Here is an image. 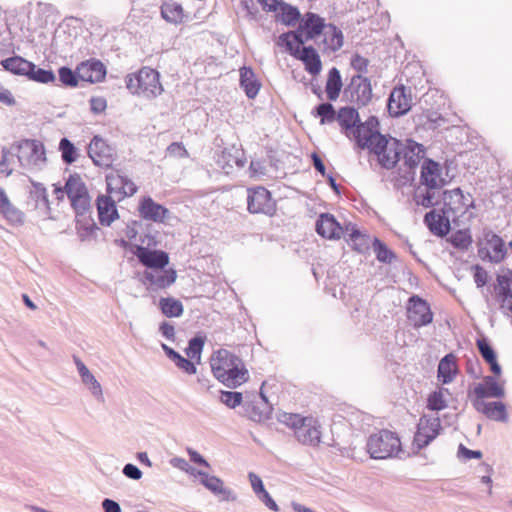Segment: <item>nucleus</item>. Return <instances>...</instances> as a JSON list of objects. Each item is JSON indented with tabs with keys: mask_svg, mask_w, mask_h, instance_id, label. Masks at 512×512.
I'll use <instances>...</instances> for the list:
<instances>
[{
	"mask_svg": "<svg viewBox=\"0 0 512 512\" xmlns=\"http://www.w3.org/2000/svg\"><path fill=\"white\" fill-rule=\"evenodd\" d=\"M127 89L146 98H155L163 92L159 73L149 67L141 68L137 73L126 76Z\"/></svg>",
	"mask_w": 512,
	"mask_h": 512,
	"instance_id": "obj_4",
	"label": "nucleus"
},
{
	"mask_svg": "<svg viewBox=\"0 0 512 512\" xmlns=\"http://www.w3.org/2000/svg\"><path fill=\"white\" fill-rule=\"evenodd\" d=\"M59 150L61 151V157L64 163L72 164L77 160V148L67 138H62L59 143Z\"/></svg>",
	"mask_w": 512,
	"mask_h": 512,
	"instance_id": "obj_46",
	"label": "nucleus"
},
{
	"mask_svg": "<svg viewBox=\"0 0 512 512\" xmlns=\"http://www.w3.org/2000/svg\"><path fill=\"white\" fill-rule=\"evenodd\" d=\"M205 339L204 336H195L189 340L188 346L185 349L188 358L200 360Z\"/></svg>",
	"mask_w": 512,
	"mask_h": 512,
	"instance_id": "obj_47",
	"label": "nucleus"
},
{
	"mask_svg": "<svg viewBox=\"0 0 512 512\" xmlns=\"http://www.w3.org/2000/svg\"><path fill=\"white\" fill-rule=\"evenodd\" d=\"M346 242L353 250L359 253H366L370 248L371 239L368 235L363 234L351 223L345 225Z\"/></svg>",
	"mask_w": 512,
	"mask_h": 512,
	"instance_id": "obj_27",
	"label": "nucleus"
},
{
	"mask_svg": "<svg viewBox=\"0 0 512 512\" xmlns=\"http://www.w3.org/2000/svg\"><path fill=\"white\" fill-rule=\"evenodd\" d=\"M476 345L481 357L490 366L491 372L495 376H499L502 372L501 366L497 361V354L486 338H479Z\"/></svg>",
	"mask_w": 512,
	"mask_h": 512,
	"instance_id": "obj_32",
	"label": "nucleus"
},
{
	"mask_svg": "<svg viewBox=\"0 0 512 512\" xmlns=\"http://www.w3.org/2000/svg\"><path fill=\"white\" fill-rule=\"evenodd\" d=\"M268 11H279L281 22L287 26H294L301 16L298 8L282 0H272V3L268 5Z\"/></svg>",
	"mask_w": 512,
	"mask_h": 512,
	"instance_id": "obj_29",
	"label": "nucleus"
},
{
	"mask_svg": "<svg viewBox=\"0 0 512 512\" xmlns=\"http://www.w3.org/2000/svg\"><path fill=\"white\" fill-rule=\"evenodd\" d=\"M182 7L177 3H163L161 6L162 17L171 23H177L182 19Z\"/></svg>",
	"mask_w": 512,
	"mask_h": 512,
	"instance_id": "obj_45",
	"label": "nucleus"
},
{
	"mask_svg": "<svg viewBox=\"0 0 512 512\" xmlns=\"http://www.w3.org/2000/svg\"><path fill=\"white\" fill-rule=\"evenodd\" d=\"M59 80L65 86L75 87L78 84V80H80L78 76V70L73 71L69 67H61L58 71Z\"/></svg>",
	"mask_w": 512,
	"mask_h": 512,
	"instance_id": "obj_52",
	"label": "nucleus"
},
{
	"mask_svg": "<svg viewBox=\"0 0 512 512\" xmlns=\"http://www.w3.org/2000/svg\"><path fill=\"white\" fill-rule=\"evenodd\" d=\"M3 68L15 75L26 76L33 68V63L20 57L14 56L1 61Z\"/></svg>",
	"mask_w": 512,
	"mask_h": 512,
	"instance_id": "obj_36",
	"label": "nucleus"
},
{
	"mask_svg": "<svg viewBox=\"0 0 512 512\" xmlns=\"http://www.w3.org/2000/svg\"><path fill=\"white\" fill-rule=\"evenodd\" d=\"M474 281L478 288H481L484 285H486L488 281L487 271L479 265L474 266Z\"/></svg>",
	"mask_w": 512,
	"mask_h": 512,
	"instance_id": "obj_62",
	"label": "nucleus"
},
{
	"mask_svg": "<svg viewBox=\"0 0 512 512\" xmlns=\"http://www.w3.org/2000/svg\"><path fill=\"white\" fill-rule=\"evenodd\" d=\"M326 48L335 52L343 46V33L336 26L329 24L323 32Z\"/></svg>",
	"mask_w": 512,
	"mask_h": 512,
	"instance_id": "obj_39",
	"label": "nucleus"
},
{
	"mask_svg": "<svg viewBox=\"0 0 512 512\" xmlns=\"http://www.w3.org/2000/svg\"><path fill=\"white\" fill-rule=\"evenodd\" d=\"M248 478H249L251 487H252L254 493L257 495V497L266 491L263 481L261 480V478L258 475H256L253 472H250L248 474Z\"/></svg>",
	"mask_w": 512,
	"mask_h": 512,
	"instance_id": "obj_60",
	"label": "nucleus"
},
{
	"mask_svg": "<svg viewBox=\"0 0 512 512\" xmlns=\"http://www.w3.org/2000/svg\"><path fill=\"white\" fill-rule=\"evenodd\" d=\"M315 117L320 118L321 124L331 123L336 120L337 113L331 103H321L312 111Z\"/></svg>",
	"mask_w": 512,
	"mask_h": 512,
	"instance_id": "obj_44",
	"label": "nucleus"
},
{
	"mask_svg": "<svg viewBox=\"0 0 512 512\" xmlns=\"http://www.w3.org/2000/svg\"><path fill=\"white\" fill-rule=\"evenodd\" d=\"M240 86L248 98L253 99L257 96L260 84L251 68L243 67L240 70Z\"/></svg>",
	"mask_w": 512,
	"mask_h": 512,
	"instance_id": "obj_37",
	"label": "nucleus"
},
{
	"mask_svg": "<svg viewBox=\"0 0 512 512\" xmlns=\"http://www.w3.org/2000/svg\"><path fill=\"white\" fill-rule=\"evenodd\" d=\"M175 280L176 271L173 269L147 270L143 274V283L154 292L171 286Z\"/></svg>",
	"mask_w": 512,
	"mask_h": 512,
	"instance_id": "obj_14",
	"label": "nucleus"
},
{
	"mask_svg": "<svg viewBox=\"0 0 512 512\" xmlns=\"http://www.w3.org/2000/svg\"><path fill=\"white\" fill-rule=\"evenodd\" d=\"M316 231L323 238L340 239L346 237L345 227H342L335 217L329 213H322L316 221Z\"/></svg>",
	"mask_w": 512,
	"mask_h": 512,
	"instance_id": "obj_18",
	"label": "nucleus"
},
{
	"mask_svg": "<svg viewBox=\"0 0 512 512\" xmlns=\"http://www.w3.org/2000/svg\"><path fill=\"white\" fill-rule=\"evenodd\" d=\"M412 107V97L410 90L407 91L404 86L393 88L391 91L387 108L391 116L399 117L405 115Z\"/></svg>",
	"mask_w": 512,
	"mask_h": 512,
	"instance_id": "obj_13",
	"label": "nucleus"
},
{
	"mask_svg": "<svg viewBox=\"0 0 512 512\" xmlns=\"http://www.w3.org/2000/svg\"><path fill=\"white\" fill-rule=\"evenodd\" d=\"M277 45L284 47L286 51L295 58L300 54L302 47L296 45L292 39V33H283L278 37Z\"/></svg>",
	"mask_w": 512,
	"mask_h": 512,
	"instance_id": "obj_50",
	"label": "nucleus"
},
{
	"mask_svg": "<svg viewBox=\"0 0 512 512\" xmlns=\"http://www.w3.org/2000/svg\"><path fill=\"white\" fill-rule=\"evenodd\" d=\"M201 477V484L204 485L216 496H220L222 500L234 499L232 491L224 486L223 481L216 476H209L206 472H198Z\"/></svg>",
	"mask_w": 512,
	"mask_h": 512,
	"instance_id": "obj_31",
	"label": "nucleus"
},
{
	"mask_svg": "<svg viewBox=\"0 0 512 512\" xmlns=\"http://www.w3.org/2000/svg\"><path fill=\"white\" fill-rule=\"evenodd\" d=\"M236 361L240 365V358L226 349L215 352L210 359L214 376L221 382Z\"/></svg>",
	"mask_w": 512,
	"mask_h": 512,
	"instance_id": "obj_17",
	"label": "nucleus"
},
{
	"mask_svg": "<svg viewBox=\"0 0 512 512\" xmlns=\"http://www.w3.org/2000/svg\"><path fill=\"white\" fill-rule=\"evenodd\" d=\"M408 319L414 327H422L432 322L433 314L426 301L412 296L409 300Z\"/></svg>",
	"mask_w": 512,
	"mask_h": 512,
	"instance_id": "obj_15",
	"label": "nucleus"
},
{
	"mask_svg": "<svg viewBox=\"0 0 512 512\" xmlns=\"http://www.w3.org/2000/svg\"><path fill=\"white\" fill-rule=\"evenodd\" d=\"M361 149H369L377 156L381 167L393 169L402 155L403 143L395 138H387L379 132V126L367 138V145L362 144Z\"/></svg>",
	"mask_w": 512,
	"mask_h": 512,
	"instance_id": "obj_2",
	"label": "nucleus"
},
{
	"mask_svg": "<svg viewBox=\"0 0 512 512\" xmlns=\"http://www.w3.org/2000/svg\"><path fill=\"white\" fill-rule=\"evenodd\" d=\"M65 192L69 199L82 196L88 193L87 188L81 177L77 174L70 175L65 184Z\"/></svg>",
	"mask_w": 512,
	"mask_h": 512,
	"instance_id": "obj_41",
	"label": "nucleus"
},
{
	"mask_svg": "<svg viewBox=\"0 0 512 512\" xmlns=\"http://www.w3.org/2000/svg\"><path fill=\"white\" fill-rule=\"evenodd\" d=\"M244 407L249 418L253 421H262L266 417L267 412L261 410L259 406H256L251 402H244Z\"/></svg>",
	"mask_w": 512,
	"mask_h": 512,
	"instance_id": "obj_57",
	"label": "nucleus"
},
{
	"mask_svg": "<svg viewBox=\"0 0 512 512\" xmlns=\"http://www.w3.org/2000/svg\"><path fill=\"white\" fill-rule=\"evenodd\" d=\"M473 406L488 419L499 422L507 421L508 415L506 406L502 402H488L485 399H474Z\"/></svg>",
	"mask_w": 512,
	"mask_h": 512,
	"instance_id": "obj_22",
	"label": "nucleus"
},
{
	"mask_svg": "<svg viewBox=\"0 0 512 512\" xmlns=\"http://www.w3.org/2000/svg\"><path fill=\"white\" fill-rule=\"evenodd\" d=\"M368 64V59L359 54H354L351 58V66L358 72H366Z\"/></svg>",
	"mask_w": 512,
	"mask_h": 512,
	"instance_id": "obj_63",
	"label": "nucleus"
},
{
	"mask_svg": "<svg viewBox=\"0 0 512 512\" xmlns=\"http://www.w3.org/2000/svg\"><path fill=\"white\" fill-rule=\"evenodd\" d=\"M301 60L305 70L311 75H318L322 69L320 57L312 46H303L300 54L296 57Z\"/></svg>",
	"mask_w": 512,
	"mask_h": 512,
	"instance_id": "obj_33",
	"label": "nucleus"
},
{
	"mask_svg": "<svg viewBox=\"0 0 512 512\" xmlns=\"http://www.w3.org/2000/svg\"><path fill=\"white\" fill-rule=\"evenodd\" d=\"M344 93L350 97L352 102L359 106H366L372 98V88L370 80L361 75L352 77L350 84L345 88Z\"/></svg>",
	"mask_w": 512,
	"mask_h": 512,
	"instance_id": "obj_12",
	"label": "nucleus"
},
{
	"mask_svg": "<svg viewBox=\"0 0 512 512\" xmlns=\"http://www.w3.org/2000/svg\"><path fill=\"white\" fill-rule=\"evenodd\" d=\"M441 201L444 202L448 211L455 215L465 214L469 208L474 207V200L470 194L464 195L460 188L444 190L441 193Z\"/></svg>",
	"mask_w": 512,
	"mask_h": 512,
	"instance_id": "obj_11",
	"label": "nucleus"
},
{
	"mask_svg": "<svg viewBox=\"0 0 512 512\" xmlns=\"http://www.w3.org/2000/svg\"><path fill=\"white\" fill-rule=\"evenodd\" d=\"M138 211L143 219L156 223H164L170 214L166 207L155 202L150 196L140 200Z\"/></svg>",
	"mask_w": 512,
	"mask_h": 512,
	"instance_id": "obj_16",
	"label": "nucleus"
},
{
	"mask_svg": "<svg viewBox=\"0 0 512 512\" xmlns=\"http://www.w3.org/2000/svg\"><path fill=\"white\" fill-rule=\"evenodd\" d=\"M107 182V195H115L118 197V200H121V190L123 186V175L116 173L110 174L106 176Z\"/></svg>",
	"mask_w": 512,
	"mask_h": 512,
	"instance_id": "obj_49",
	"label": "nucleus"
},
{
	"mask_svg": "<svg viewBox=\"0 0 512 512\" xmlns=\"http://www.w3.org/2000/svg\"><path fill=\"white\" fill-rule=\"evenodd\" d=\"M342 88V79L340 72L337 68L333 67L330 69L328 73L327 83H326V93L327 97L331 101H335L341 92Z\"/></svg>",
	"mask_w": 512,
	"mask_h": 512,
	"instance_id": "obj_40",
	"label": "nucleus"
},
{
	"mask_svg": "<svg viewBox=\"0 0 512 512\" xmlns=\"http://www.w3.org/2000/svg\"><path fill=\"white\" fill-rule=\"evenodd\" d=\"M458 457L464 460H469L472 458L480 459L482 457V452L479 450H470L463 444H460L458 447Z\"/></svg>",
	"mask_w": 512,
	"mask_h": 512,
	"instance_id": "obj_61",
	"label": "nucleus"
},
{
	"mask_svg": "<svg viewBox=\"0 0 512 512\" xmlns=\"http://www.w3.org/2000/svg\"><path fill=\"white\" fill-rule=\"evenodd\" d=\"M366 448L371 458L387 459L398 456L401 442L396 433L382 429L369 436Z\"/></svg>",
	"mask_w": 512,
	"mask_h": 512,
	"instance_id": "obj_5",
	"label": "nucleus"
},
{
	"mask_svg": "<svg viewBox=\"0 0 512 512\" xmlns=\"http://www.w3.org/2000/svg\"><path fill=\"white\" fill-rule=\"evenodd\" d=\"M402 155L404 164L412 169L424 158L425 150L423 145L413 140H407L406 143L403 144Z\"/></svg>",
	"mask_w": 512,
	"mask_h": 512,
	"instance_id": "obj_34",
	"label": "nucleus"
},
{
	"mask_svg": "<svg viewBox=\"0 0 512 512\" xmlns=\"http://www.w3.org/2000/svg\"><path fill=\"white\" fill-rule=\"evenodd\" d=\"M306 419L307 418L301 417L299 414L284 413L280 417V422L292 428L295 433L296 430H298V427H300Z\"/></svg>",
	"mask_w": 512,
	"mask_h": 512,
	"instance_id": "obj_55",
	"label": "nucleus"
},
{
	"mask_svg": "<svg viewBox=\"0 0 512 512\" xmlns=\"http://www.w3.org/2000/svg\"><path fill=\"white\" fill-rule=\"evenodd\" d=\"M457 372L456 359L453 354L445 355L438 364V378L442 383H450Z\"/></svg>",
	"mask_w": 512,
	"mask_h": 512,
	"instance_id": "obj_38",
	"label": "nucleus"
},
{
	"mask_svg": "<svg viewBox=\"0 0 512 512\" xmlns=\"http://www.w3.org/2000/svg\"><path fill=\"white\" fill-rule=\"evenodd\" d=\"M123 474L130 479L139 480L142 477V471L134 464L128 463L123 467Z\"/></svg>",
	"mask_w": 512,
	"mask_h": 512,
	"instance_id": "obj_64",
	"label": "nucleus"
},
{
	"mask_svg": "<svg viewBox=\"0 0 512 512\" xmlns=\"http://www.w3.org/2000/svg\"><path fill=\"white\" fill-rule=\"evenodd\" d=\"M87 152L94 165L101 168H110L116 160L115 149L97 135L90 141Z\"/></svg>",
	"mask_w": 512,
	"mask_h": 512,
	"instance_id": "obj_8",
	"label": "nucleus"
},
{
	"mask_svg": "<svg viewBox=\"0 0 512 512\" xmlns=\"http://www.w3.org/2000/svg\"><path fill=\"white\" fill-rule=\"evenodd\" d=\"M81 381L98 401L104 400L101 384L92 373L86 375Z\"/></svg>",
	"mask_w": 512,
	"mask_h": 512,
	"instance_id": "obj_53",
	"label": "nucleus"
},
{
	"mask_svg": "<svg viewBox=\"0 0 512 512\" xmlns=\"http://www.w3.org/2000/svg\"><path fill=\"white\" fill-rule=\"evenodd\" d=\"M247 207L250 213L272 215L275 211V203L271 194L264 187L248 190Z\"/></svg>",
	"mask_w": 512,
	"mask_h": 512,
	"instance_id": "obj_10",
	"label": "nucleus"
},
{
	"mask_svg": "<svg viewBox=\"0 0 512 512\" xmlns=\"http://www.w3.org/2000/svg\"><path fill=\"white\" fill-rule=\"evenodd\" d=\"M336 120L349 139H353L357 147L367 145V138L373 132L379 122L376 117H369L366 122L361 123L359 114L355 108L343 107L336 116Z\"/></svg>",
	"mask_w": 512,
	"mask_h": 512,
	"instance_id": "obj_3",
	"label": "nucleus"
},
{
	"mask_svg": "<svg viewBox=\"0 0 512 512\" xmlns=\"http://www.w3.org/2000/svg\"><path fill=\"white\" fill-rule=\"evenodd\" d=\"M0 214L12 226H22L25 222V214L10 202L2 188H0Z\"/></svg>",
	"mask_w": 512,
	"mask_h": 512,
	"instance_id": "obj_24",
	"label": "nucleus"
},
{
	"mask_svg": "<svg viewBox=\"0 0 512 512\" xmlns=\"http://www.w3.org/2000/svg\"><path fill=\"white\" fill-rule=\"evenodd\" d=\"M248 378V370L245 368L242 359H240V365H238L236 361L230 367V370L227 371V374L225 375L221 382L229 388H235L246 382Z\"/></svg>",
	"mask_w": 512,
	"mask_h": 512,
	"instance_id": "obj_35",
	"label": "nucleus"
},
{
	"mask_svg": "<svg viewBox=\"0 0 512 512\" xmlns=\"http://www.w3.org/2000/svg\"><path fill=\"white\" fill-rule=\"evenodd\" d=\"M77 214H84L90 208V197L87 194L70 199Z\"/></svg>",
	"mask_w": 512,
	"mask_h": 512,
	"instance_id": "obj_56",
	"label": "nucleus"
},
{
	"mask_svg": "<svg viewBox=\"0 0 512 512\" xmlns=\"http://www.w3.org/2000/svg\"><path fill=\"white\" fill-rule=\"evenodd\" d=\"M473 393L475 399L502 398L505 390L495 376H485L483 382L474 387Z\"/></svg>",
	"mask_w": 512,
	"mask_h": 512,
	"instance_id": "obj_21",
	"label": "nucleus"
},
{
	"mask_svg": "<svg viewBox=\"0 0 512 512\" xmlns=\"http://www.w3.org/2000/svg\"><path fill=\"white\" fill-rule=\"evenodd\" d=\"M159 306L162 313L166 317H180L183 314V305L182 303L174 298L167 297L161 298L159 301Z\"/></svg>",
	"mask_w": 512,
	"mask_h": 512,
	"instance_id": "obj_42",
	"label": "nucleus"
},
{
	"mask_svg": "<svg viewBox=\"0 0 512 512\" xmlns=\"http://www.w3.org/2000/svg\"><path fill=\"white\" fill-rule=\"evenodd\" d=\"M498 300L502 310L512 312V274L498 275Z\"/></svg>",
	"mask_w": 512,
	"mask_h": 512,
	"instance_id": "obj_30",
	"label": "nucleus"
},
{
	"mask_svg": "<svg viewBox=\"0 0 512 512\" xmlns=\"http://www.w3.org/2000/svg\"><path fill=\"white\" fill-rule=\"evenodd\" d=\"M98 218L102 225L109 226L116 218L118 211L116 201L110 195H99L96 200Z\"/></svg>",
	"mask_w": 512,
	"mask_h": 512,
	"instance_id": "obj_26",
	"label": "nucleus"
},
{
	"mask_svg": "<svg viewBox=\"0 0 512 512\" xmlns=\"http://www.w3.org/2000/svg\"><path fill=\"white\" fill-rule=\"evenodd\" d=\"M427 406L430 410L434 411H439L446 408L447 404L443 397V392L440 390L431 393L428 397Z\"/></svg>",
	"mask_w": 512,
	"mask_h": 512,
	"instance_id": "obj_54",
	"label": "nucleus"
},
{
	"mask_svg": "<svg viewBox=\"0 0 512 512\" xmlns=\"http://www.w3.org/2000/svg\"><path fill=\"white\" fill-rule=\"evenodd\" d=\"M424 223L430 232L438 237H444L449 233L450 221L445 212L431 210L424 216Z\"/></svg>",
	"mask_w": 512,
	"mask_h": 512,
	"instance_id": "obj_25",
	"label": "nucleus"
},
{
	"mask_svg": "<svg viewBox=\"0 0 512 512\" xmlns=\"http://www.w3.org/2000/svg\"><path fill=\"white\" fill-rule=\"evenodd\" d=\"M77 70L80 80L90 83L100 82L106 75L105 66L95 59L81 62L77 66Z\"/></svg>",
	"mask_w": 512,
	"mask_h": 512,
	"instance_id": "obj_20",
	"label": "nucleus"
},
{
	"mask_svg": "<svg viewBox=\"0 0 512 512\" xmlns=\"http://www.w3.org/2000/svg\"><path fill=\"white\" fill-rule=\"evenodd\" d=\"M220 401L228 408L234 409L243 403V395L236 391H221Z\"/></svg>",
	"mask_w": 512,
	"mask_h": 512,
	"instance_id": "obj_51",
	"label": "nucleus"
},
{
	"mask_svg": "<svg viewBox=\"0 0 512 512\" xmlns=\"http://www.w3.org/2000/svg\"><path fill=\"white\" fill-rule=\"evenodd\" d=\"M136 256L140 263L150 270L165 268L169 263L168 254L162 250H151L143 246H138Z\"/></svg>",
	"mask_w": 512,
	"mask_h": 512,
	"instance_id": "obj_19",
	"label": "nucleus"
},
{
	"mask_svg": "<svg viewBox=\"0 0 512 512\" xmlns=\"http://www.w3.org/2000/svg\"><path fill=\"white\" fill-rule=\"evenodd\" d=\"M174 363L179 369H181L182 371L189 375H193L197 371L195 364L190 359L184 358L181 355Z\"/></svg>",
	"mask_w": 512,
	"mask_h": 512,
	"instance_id": "obj_59",
	"label": "nucleus"
},
{
	"mask_svg": "<svg viewBox=\"0 0 512 512\" xmlns=\"http://www.w3.org/2000/svg\"><path fill=\"white\" fill-rule=\"evenodd\" d=\"M506 246L503 239L492 231L484 233L483 240L480 241L478 256L482 260H488L492 263H500L506 257Z\"/></svg>",
	"mask_w": 512,
	"mask_h": 512,
	"instance_id": "obj_7",
	"label": "nucleus"
},
{
	"mask_svg": "<svg viewBox=\"0 0 512 512\" xmlns=\"http://www.w3.org/2000/svg\"><path fill=\"white\" fill-rule=\"evenodd\" d=\"M471 242V237L466 232L459 231L452 236V244L457 248L466 249Z\"/></svg>",
	"mask_w": 512,
	"mask_h": 512,
	"instance_id": "obj_58",
	"label": "nucleus"
},
{
	"mask_svg": "<svg viewBox=\"0 0 512 512\" xmlns=\"http://www.w3.org/2000/svg\"><path fill=\"white\" fill-rule=\"evenodd\" d=\"M441 430L438 417H421L414 435L413 445L418 450L425 448L440 434Z\"/></svg>",
	"mask_w": 512,
	"mask_h": 512,
	"instance_id": "obj_9",
	"label": "nucleus"
},
{
	"mask_svg": "<svg viewBox=\"0 0 512 512\" xmlns=\"http://www.w3.org/2000/svg\"><path fill=\"white\" fill-rule=\"evenodd\" d=\"M33 68H34V69H32L33 71L29 72L27 75L28 79L35 81V82H39V83H45V84L55 81V74L53 73L52 70H46L43 68H39L34 63H33Z\"/></svg>",
	"mask_w": 512,
	"mask_h": 512,
	"instance_id": "obj_48",
	"label": "nucleus"
},
{
	"mask_svg": "<svg viewBox=\"0 0 512 512\" xmlns=\"http://www.w3.org/2000/svg\"><path fill=\"white\" fill-rule=\"evenodd\" d=\"M446 180L441 176V166L432 159H425L421 166L420 185L415 189L416 205L430 208L441 202L442 188Z\"/></svg>",
	"mask_w": 512,
	"mask_h": 512,
	"instance_id": "obj_1",
	"label": "nucleus"
},
{
	"mask_svg": "<svg viewBox=\"0 0 512 512\" xmlns=\"http://www.w3.org/2000/svg\"><path fill=\"white\" fill-rule=\"evenodd\" d=\"M373 250L378 261L386 264L392 263L396 258V255L390 250L385 243L378 238H374L372 241Z\"/></svg>",
	"mask_w": 512,
	"mask_h": 512,
	"instance_id": "obj_43",
	"label": "nucleus"
},
{
	"mask_svg": "<svg viewBox=\"0 0 512 512\" xmlns=\"http://www.w3.org/2000/svg\"><path fill=\"white\" fill-rule=\"evenodd\" d=\"M14 149H16V156L22 168L38 171L45 166V148L40 141L25 139L19 142Z\"/></svg>",
	"mask_w": 512,
	"mask_h": 512,
	"instance_id": "obj_6",
	"label": "nucleus"
},
{
	"mask_svg": "<svg viewBox=\"0 0 512 512\" xmlns=\"http://www.w3.org/2000/svg\"><path fill=\"white\" fill-rule=\"evenodd\" d=\"M297 440L303 445L317 446L320 443L321 433L317 421L307 417L304 423L294 433Z\"/></svg>",
	"mask_w": 512,
	"mask_h": 512,
	"instance_id": "obj_23",
	"label": "nucleus"
},
{
	"mask_svg": "<svg viewBox=\"0 0 512 512\" xmlns=\"http://www.w3.org/2000/svg\"><path fill=\"white\" fill-rule=\"evenodd\" d=\"M300 26L306 35V40L314 39L316 36L322 34L327 27L324 19L313 12H307L304 15Z\"/></svg>",
	"mask_w": 512,
	"mask_h": 512,
	"instance_id": "obj_28",
	"label": "nucleus"
}]
</instances>
